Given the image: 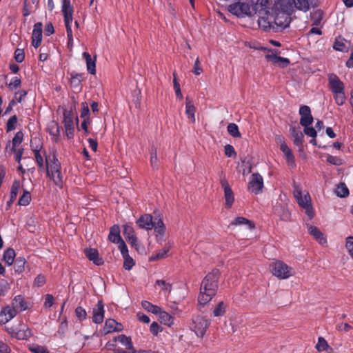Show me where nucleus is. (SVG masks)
Instances as JSON below:
<instances>
[{"label": "nucleus", "mask_w": 353, "mask_h": 353, "mask_svg": "<svg viewBox=\"0 0 353 353\" xmlns=\"http://www.w3.org/2000/svg\"><path fill=\"white\" fill-rule=\"evenodd\" d=\"M263 188V179L259 173L252 174L248 185V190L254 194L262 192Z\"/></svg>", "instance_id": "nucleus-11"}, {"label": "nucleus", "mask_w": 353, "mask_h": 353, "mask_svg": "<svg viewBox=\"0 0 353 353\" xmlns=\"http://www.w3.org/2000/svg\"><path fill=\"white\" fill-rule=\"evenodd\" d=\"M123 330V325L117 322L114 319H108L105 321L103 330L105 334L113 332H120Z\"/></svg>", "instance_id": "nucleus-22"}, {"label": "nucleus", "mask_w": 353, "mask_h": 353, "mask_svg": "<svg viewBox=\"0 0 353 353\" xmlns=\"http://www.w3.org/2000/svg\"><path fill=\"white\" fill-rule=\"evenodd\" d=\"M232 225H244L246 224L248 225V228L250 229L254 228V224L252 221L247 219L246 218L239 216L236 217L232 222Z\"/></svg>", "instance_id": "nucleus-45"}, {"label": "nucleus", "mask_w": 353, "mask_h": 353, "mask_svg": "<svg viewBox=\"0 0 353 353\" xmlns=\"http://www.w3.org/2000/svg\"><path fill=\"white\" fill-rule=\"evenodd\" d=\"M220 183L224 190V196L225 199V205L227 208H230L234 203V197L233 192L229 185L225 174L221 173L220 175Z\"/></svg>", "instance_id": "nucleus-13"}, {"label": "nucleus", "mask_w": 353, "mask_h": 353, "mask_svg": "<svg viewBox=\"0 0 353 353\" xmlns=\"http://www.w3.org/2000/svg\"><path fill=\"white\" fill-rule=\"evenodd\" d=\"M81 117L83 119L89 118L90 110H89L88 104L86 102H83V103H81Z\"/></svg>", "instance_id": "nucleus-60"}, {"label": "nucleus", "mask_w": 353, "mask_h": 353, "mask_svg": "<svg viewBox=\"0 0 353 353\" xmlns=\"http://www.w3.org/2000/svg\"><path fill=\"white\" fill-rule=\"evenodd\" d=\"M137 224L139 228L146 230L154 228L157 241L164 240L165 226L160 215L156 216L153 219L151 214H144L137 219Z\"/></svg>", "instance_id": "nucleus-3"}, {"label": "nucleus", "mask_w": 353, "mask_h": 353, "mask_svg": "<svg viewBox=\"0 0 353 353\" xmlns=\"http://www.w3.org/2000/svg\"><path fill=\"white\" fill-rule=\"evenodd\" d=\"M275 30H283L289 26L293 13V3L291 0H276L271 8Z\"/></svg>", "instance_id": "nucleus-1"}, {"label": "nucleus", "mask_w": 353, "mask_h": 353, "mask_svg": "<svg viewBox=\"0 0 353 353\" xmlns=\"http://www.w3.org/2000/svg\"><path fill=\"white\" fill-rule=\"evenodd\" d=\"M210 323L203 316H198L192 319L191 330L198 337L202 338L206 332Z\"/></svg>", "instance_id": "nucleus-9"}, {"label": "nucleus", "mask_w": 353, "mask_h": 353, "mask_svg": "<svg viewBox=\"0 0 353 353\" xmlns=\"http://www.w3.org/2000/svg\"><path fill=\"white\" fill-rule=\"evenodd\" d=\"M47 131L52 137L53 141L57 142L60 134V128L55 121H50L47 124Z\"/></svg>", "instance_id": "nucleus-23"}, {"label": "nucleus", "mask_w": 353, "mask_h": 353, "mask_svg": "<svg viewBox=\"0 0 353 353\" xmlns=\"http://www.w3.org/2000/svg\"><path fill=\"white\" fill-rule=\"evenodd\" d=\"M14 309L9 305L2 307L0 311V325H4L17 316Z\"/></svg>", "instance_id": "nucleus-17"}, {"label": "nucleus", "mask_w": 353, "mask_h": 353, "mask_svg": "<svg viewBox=\"0 0 353 353\" xmlns=\"http://www.w3.org/2000/svg\"><path fill=\"white\" fill-rule=\"evenodd\" d=\"M227 130L230 135L234 138L241 137V134L239 132V127L236 123H230L227 127Z\"/></svg>", "instance_id": "nucleus-46"}, {"label": "nucleus", "mask_w": 353, "mask_h": 353, "mask_svg": "<svg viewBox=\"0 0 353 353\" xmlns=\"http://www.w3.org/2000/svg\"><path fill=\"white\" fill-rule=\"evenodd\" d=\"M42 32L43 25L41 23L38 22L34 25L32 34V45L35 48L40 46L42 41Z\"/></svg>", "instance_id": "nucleus-16"}, {"label": "nucleus", "mask_w": 353, "mask_h": 353, "mask_svg": "<svg viewBox=\"0 0 353 353\" xmlns=\"http://www.w3.org/2000/svg\"><path fill=\"white\" fill-rule=\"evenodd\" d=\"M327 161L330 163V164L334 165H341L343 164V159L340 157L328 155L327 157Z\"/></svg>", "instance_id": "nucleus-59"}, {"label": "nucleus", "mask_w": 353, "mask_h": 353, "mask_svg": "<svg viewBox=\"0 0 353 353\" xmlns=\"http://www.w3.org/2000/svg\"><path fill=\"white\" fill-rule=\"evenodd\" d=\"M311 19L313 21L312 24L318 26L323 19V12L321 10H316L311 13Z\"/></svg>", "instance_id": "nucleus-52"}, {"label": "nucleus", "mask_w": 353, "mask_h": 353, "mask_svg": "<svg viewBox=\"0 0 353 353\" xmlns=\"http://www.w3.org/2000/svg\"><path fill=\"white\" fill-rule=\"evenodd\" d=\"M61 10L63 16L73 15V8L71 6L70 0H62Z\"/></svg>", "instance_id": "nucleus-44"}, {"label": "nucleus", "mask_w": 353, "mask_h": 353, "mask_svg": "<svg viewBox=\"0 0 353 353\" xmlns=\"http://www.w3.org/2000/svg\"><path fill=\"white\" fill-rule=\"evenodd\" d=\"M265 58L268 61H270L273 64L282 68H287L290 63L288 58L281 57L273 53L266 54Z\"/></svg>", "instance_id": "nucleus-20"}, {"label": "nucleus", "mask_w": 353, "mask_h": 353, "mask_svg": "<svg viewBox=\"0 0 353 353\" xmlns=\"http://www.w3.org/2000/svg\"><path fill=\"white\" fill-rule=\"evenodd\" d=\"M104 305L102 301H99L92 310V321L96 324L101 323L104 319Z\"/></svg>", "instance_id": "nucleus-19"}, {"label": "nucleus", "mask_w": 353, "mask_h": 353, "mask_svg": "<svg viewBox=\"0 0 353 353\" xmlns=\"http://www.w3.org/2000/svg\"><path fill=\"white\" fill-rule=\"evenodd\" d=\"M293 195L299 205L305 210V214L310 219H313L314 212L312 204L311 197L308 192H302L299 185L294 184Z\"/></svg>", "instance_id": "nucleus-6"}, {"label": "nucleus", "mask_w": 353, "mask_h": 353, "mask_svg": "<svg viewBox=\"0 0 353 353\" xmlns=\"http://www.w3.org/2000/svg\"><path fill=\"white\" fill-rule=\"evenodd\" d=\"M157 315H159L161 323L168 326H171L173 325L174 319L172 316L167 312L163 310L161 308L160 310V312L157 313Z\"/></svg>", "instance_id": "nucleus-33"}, {"label": "nucleus", "mask_w": 353, "mask_h": 353, "mask_svg": "<svg viewBox=\"0 0 353 353\" xmlns=\"http://www.w3.org/2000/svg\"><path fill=\"white\" fill-rule=\"evenodd\" d=\"M291 2L293 3V8H296L303 12H307L310 9L308 0H291ZM294 10V9H293V11Z\"/></svg>", "instance_id": "nucleus-39"}, {"label": "nucleus", "mask_w": 353, "mask_h": 353, "mask_svg": "<svg viewBox=\"0 0 353 353\" xmlns=\"http://www.w3.org/2000/svg\"><path fill=\"white\" fill-rule=\"evenodd\" d=\"M64 121H65V133L68 139H72L74 137V127H73V121L72 119L70 117H67L65 116V114H64Z\"/></svg>", "instance_id": "nucleus-36"}, {"label": "nucleus", "mask_w": 353, "mask_h": 353, "mask_svg": "<svg viewBox=\"0 0 353 353\" xmlns=\"http://www.w3.org/2000/svg\"><path fill=\"white\" fill-rule=\"evenodd\" d=\"M123 235L128 243H130L132 246L136 245L137 238L135 235L134 230L131 225L128 224L123 225Z\"/></svg>", "instance_id": "nucleus-26"}, {"label": "nucleus", "mask_w": 353, "mask_h": 353, "mask_svg": "<svg viewBox=\"0 0 353 353\" xmlns=\"http://www.w3.org/2000/svg\"><path fill=\"white\" fill-rule=\"evenodd\" d=\"M141 305L143 308H144L145 310L150 312L154 314H157L158 312H160L161 307L152 304L149 301H143L141 302Z\"/></svg>", "instance_id": "nucleus-43"}, {"label": "nucleus", "mask_w": 353, "mask_h": 353, "mask_svg": "<svg viewBox=\"0 0 353 353\" xmlns=\"http://www.w3.org/2000/svg\"><path fill=\"white\" fill-rule=\"evenodd\" d=\"M274 213L280 217L281 221H288L291 218L290 211L283 205L276 206L274 208Z\"/></svg>", "instance_id": "nucleus-29"}, {"label": "nucleus", "mask_w": 353, "mask_h": 353, "mask_svg": "<svg viewBox=\"0 0 353 353\" xmlns=\"http://www.w3.org/2000/svg\"><path fill=\"white\" fill-rule=\"evenodd\" d=\"M299 114L301 115L300 124L302 126L310 125L312 123L313 117L311 114V110L309 106H301L299 109Z\"/></svg>", "instance_id": "nucleus-15"}, {"label": "nucleus", "mask_w": 353, "mask_h": 353, "mask_svg": "<svg viewBox=\"0 0 353 353\" xmlns=\"http://www.w3.org/2000/svg\"><path fill=\"white\" fill-rule=\"evenodd\" d=\"M195 112L196 108L189 98L187 97L185 100V114L192 123L195 122Z\"/></svg>", "instance_id": "nucleus-31"}, {"label": "nucleus", "mask_w": 353, "mask_h": 353, "mask_svg": "<svg viewBox=\"0 0 353 353\" xmlns=\"http://www.w3.org/2000/svg\"><path fill=\"white\" fill-rule=\"evenodd\" d=\"M15 255V251L12 248H8L4 252L3 261L10 266L13 263Z\"/></svg>", "instance_id": "nucleus-41"}, {"label": "nucleus", "mask_w": 353, "mask_h": 353, "mask_svg": "<svg viewBox=\"0 0 353 353\" xmlns=\"http://www.w3.org/2000/svg\"><path fill=\"white\" fill-rule=\"evenodd\" d=\"M86 257L95 265H101L103 263V259L99 257L98 250L94 248L86 249L84 251Z\"/></svg>", "instance_id": "nucleus-25"}, {"label": "nucleus", "mask_w": 353, "mask_h": 353, "mask_svg": "<svg viewBox=\"0 0 353 353\" xmlns=\"http://www.w3.org/2000/svg\"><path fill=\"white\" fill-rule=\"evenodd\" d=\"M328 83L337 105H342L345 102V86L335 74L328 75Z\"/></svg>", "instance_id": "nucleus-7"}, {"label": "nucleus", "mask_w": 353, "mask_h": 353, "mask_svg": "<svg viewBox=\"0 0 353 353\" xmlns=\"http://www.w3.org/2000/svg\"><path fill=\"white\" fill-rule=\"evenodd\" d=\"M333 48L336 50L341 51V52L344 51L346 49V47H345L343 40L341 39H336V41L334 43Z\"/></svg>", "instance_id": "nucleus-62"}, {"label": "nucleus", "mask_w": 353, "mask_h": 353, "mask_svg": "<svg viewBox=\"0 0 353 353\" xmlns=\"http://www.w3.org/2000/svg\"><path fill=\"white\" fill-rule=\"evenodd\" d=\"M20 182L19 181H14L12 185L11 190H10V197L11 198V200H15L19 189H20Z\"/></svg>", "instance_id": "nucleus-50"}, {"label": "nucleus", "mask_w": 353, "mask_h": 353, "mask_svg": "<svg viewBox=\"0 0 353 353\" xmlns=\"http://www.w3.org/2000/svg\"><path fill=\"white\" fill-rule=\"evenodd\" d=\"M269 268L272 275L280 280L287 279L294 274L292 267L279 260L271 263Z\"/></svg>", "instance_id": "nucleus-8"}, {"label": "nucleus", "mask_w": 353, "mask_h": 353, "mask_svg": "<svg viewBox=\"0 0 353 353\" xmlns=\"http://www.w3.org/2000/svg\"><path fill=\"white\" fill-rule=\"evenodd\" d=\"M82 80V74L72 72L70 74V84L73 87H79L81 85V82Z\"/></svg>", "instance_id": "nucleus-48"}, {"label": "nucleus", "mask_w": 353, "mask_h": 353, "mask_svg": "<svg viewBox=\"0 0 353 353\" xmlns=\"http://www.w3.org/2000/svg\"><path fill=\"white\" fill-rule=\"evenodd\" d=\"M29 350L32 353H50L46 347L38 344L30 345Z\"/></svg>", "instance_id": "nucleus-51"}, {"label": "nucleus", "mask_w": 353, "mask_h": 353, "mask_svg": "<svg viewBox=\"0 0 353 353\" xmlns=\"http://www.w3.org/2000/svg\"><path fill=\"white\" fill-rule=\"evenodd\" d=\"M335 193L338 196L344 198L349 195V190L344 183H340L335 190Z\"/></svg>", "instance_id": "nucleus-42"}, {"label": "nucleus", "mask_w": 353, "mask_h": 353, "mask_svg": "<svg viewBox=\"0 0 353 353\" xmlns=\"http://www.w3.org/2000/svg\"><path fill=\"white\" fill-rule=\"evenodd\" d=\"M9 290L8 282L4 279H0V296H5Z\"/></svg>", "instance_id": "nucleus-54"}, {"label": "nucleus", "mask_w": 353, "mask_h": 353, "mask_svg": "<svg viewBox=\"0 0 353 353\" xmlns=\"http://www.w3.org/2000/svg\"><path fill=\"white\" fill-rule=\"evenodd\" d=\"M21 80L18 77H14L12 78L11 81L8 84V87L10 90H16L21 87Z\"/></svg>", "instance_id": "nucleus-55"}, {"label": "nucleus", "mask_w": 353, "mask_h": 353, "mask_svg": "<svg viewBox=\"0 0 353 353\" xmlns=\"http://www.w3.org/2000/svg\"><path fill=\"white\" fill-rule=\"evenodd\" d=\"M82 56L85 60L86 68H87L88 72L89 73H90L91 74H96V61H97L96 57H94L92 58L90 56V54L87 52H84L82 54Z\"/></svg>", "instance_id": "nucleus-27"}, {"label": "nucleus", "mask_w": 353, "mask_h": 353, "mask_svg": "<svg viewBox=\"0 0 353 353\" xmlns=\"http://www.w3.org/2000/svg\"><path fill=\"white\" fill-rule=\"evenodd\" d=\"M31 199L30 194L28 191L24 190L23 195L19 198V204L20 205H27L30 203Z\"/></svg>", "instance_id": "nucleus-53"}, {"label": "nucleus", "mask_w": 353, "mask_h": 353, "mask_svg": "<svg viewBox=\"0 0 353 353\" xmlns=\"http://www.w3.org/2000/svg\"><path fill=\"white\" fill-rule=\"evenodd\" d=\"M14 59L18 63H21L24 61L25 53L23 49L17 48L14 51Z\"/></svg>", "instance_id": "nucleus-57"}, {"label": "nucleus", "mask_w": 353, "mask_h": 353, "mask_svg": "<svg viewBox=\"0 0 353 353\" xmlns=\"http://www.w3.org/2000/svg\"><path fill=\"white\" fill-rule=\"evenodd\" d=\"M280 150L284 154L288 165L294 168L296 166L295 158L291 149L287 145V144H283V145H281Z\"/></svg>", "instance_id": "nucleus-28"}, {"label": "nucleus", "mask_w": 353, "mask_h": 353, "mask_svg": "<svg viewBox=\"0 0 353 353\" xmlns=\"http://www.w3.org/2000/svg\"><path fill=\"white\" fill-rule=\"evenodd\" d=\"M8 331L12 337L19 340H27L32 336V330L26 325H20L19 327H11Z\"/></svg>", "instance_id": "nucleus-10"}, {"label": "nucleus", "mask_w": 353, "mask_h": 353, "mask_svg": "<svg viewBox=\"0 0 353 353\" xmlns=\"http://www.w3.org/2000/svg\"><path fill=\"white\" fill-rule=\"evenodd\" d=\"M47 176L51 179L54 184L59 188H62L63 184V176L61 172V165L56 154L46 156V167Z\"/></svg>", "instance_id": "nucleus-4"}, {"label": "nucleus", "mask_w": 353, "mask_h": 353, "mask_svg": "<svg viewBox=\"0 0 353 353\" xmlns=\"http://www.w3.org/2000/svg\"><path fill=\"white\" fill-rule=\"evenodd\" d=\"M123 258V268L127 270H130L135 264L134 259L130 256L128 254V249L126 245H123L119 250Z\"/></svg>", "instance_id": "nucleus-21"}, {"label": "nucleus", "mask_w": 353, "mask_h": 353, "mask_svg": "<svg viewBox=\"0 0 353 353\" xmlns=\"http://www.w3.org/2000/svg\"><path fill=\"white\" fill-rule=\"evenodd\" d=\"M35 158L36 163L40 170H43L46 167V156L45 151L33 152Z\"/></svg>", "instance_id": "nucleus-38"}, {"label": "nucleus", "mask_w": 353, "mask_h": 353, "mask_svg": "<svg viewBox=\"0 0 353 353\" xmlns=\"http://www.w3.org/2000/svg\"><path fill=\"white\" fill-rule=\"evenodd\" d=\"M345 248L353 258V236H350L346 238Z\"/></svg>", "instance_id": "nucleus-61"}, {"label": "nucleus", "mask_w": 353, "mask_h": 353, "mask_svg": "<svg viewBox=\"0 0 353 353\" xmlns=\"http://www.w3.org/2000/svg\"><path fill=\"white\" fill-rule=\"evenodd\" d=\"M30 148L33 152L42 151L43 149L42 140L37 137H32L30 140Z\"/></svg>", "instance_id": "nucleus-40"}, {"label": "nucleus", "mask_w": 353, "mask_h": 353, "mask_svg": "<svg viewBox=\"0 0 353 353\" xmlns=\"http://www.w3.org/2000/svg\"><path fill=\"white\" fill-rule=\"evenodd\" d=\"M315 347L319 352L326 351L330 353V352H331V350H332L330 347L327 341L322 336H319L318 338V342H317Z\"/></svg>", "instance_id": "nucleus-37"}, {"label": "nucleus", "mask_w": 353, "mask_h": 353, "mask_svg": "<svg viewBox=\"0 0 353 353\" xmlns=\"http://www.w3.org/2000/svg\"><path fill=\"white\" fill-rule=\"evenodd\" d=\"M290 132L292 137L294 138V143L297 146H301L303 141V133L295 128H291Z\"/></svg>", "instance_id": "nucleus-34"}, {"label": "nucleus", "mask_w": 353, "mask_h": 353, "mask_svg": "<svg viewBox=\"0 0 353 353\" xmlns=\"http://www.w3.org/2000/svg\"><path fill=\"white\" fill-rule=\"evenodd\" d=\"M120 228L118 225H114L110 228V233L108 235V239L111 242L114 243L118 244L119 250H121V248L123 245H125V243L122 239L120 235Z\"/></svg>", "instance_id": "nucleus-14"}, {"label": "nucleus", "mask_w": 353, "mask_h": 353, "mask_svg": "<svg viewBox=\"0 0 353 353\" xmlns=\"http://www.w3.org/2000/svg\"><path fill=\"white\" fill-rule=\"evenodd\" d=\"M228 10L231 14L239 18L252 17L256 14L251 0L232 3L228 6Z\"/></svg>", "instance_id": "nucleus-5"}, {"label": "nucleus", "mask_w": 353, "mask_h": 353, "mask_svg": "<svg viewBox=\"0 0 353 353\" xmlns=\"http://www.w3.org/2000/svg\"><path fill=\"white\" fill-rule=\"evenodd\" d=\"M9 305L14 309L17 314L26 310L29 307L28 303L26 301L25 298L21 295L15 296Z\"/></svg>", "instance_id": "nucleus-18"}, {"label": "nucleus", "mask_w": 353, "mask_h": 353, "mask_svg": "<svg viewBox=\"0 0 353 353\" xmlns=\"http://www.w3.org/2000/svg\"><path fill=\"white\" fill-rule=\"evenodd\" d=\"M17 122V118L15 115L12 116L8 121L6 124V130L8 132L12 131L15 129Z\"/></svg>", "instance_id": "nucleus-56"}, {"label": "nucleus", "mask_w": 353, "mask_h": 353, "mask_svg": "<svg viewBox=\"0 0 353 353\" xmlns=\"http://www.w3.org/2000/svg\"><path fill=\"white\" fill-rule=\"evenodd\" d=\"M224 150L225 154L228 157H235L236 154L234 147L230 144H227L226 145H225Z\"/></svg>", "instance_id": "nucleus-63"}, {"label": "nucleus", "mask_w": 353, "mask_h": 353, "mask_svg": "<svg viewBox=\"0 0 353 353\" xmlns=\"http://www.w3.org/2000/svg\"><path fill=\"white\" fill-rule=\"evenodd\" d=\"M309 233L314 236L316 241L321 245H325L327 239L321 230L316 226L309 225L307 227Z\"/></svg>", "instance_id": "nucleus-24"}, {"label": "nucleus", "mask_w": 353, "mask_h": 353, "mask_svg": "<svg viewBox=\"0 0 353 353\" xmlns=\"http://www.w3.org/2000/svg\"><path fill=\"white\" fill-rule=\"evenodd\" d=\"M226 304L223 301H220L213 310L214 316H221L225 313Z\"/></svg>", "instance_id": "nucleus-47"}, {"label": "nucleus", "mask_w": 353, "mask_h": 353, "mask_svg": "<svg viewBox=\"0 0 353 353\" xmlns=\"http://www.w3.org/2000/svg\"><path fill=\"white\" fill-rule=\"evenodd\" d=\"M156 285L161 288V290L163 291H167L168 292H171L172 285L171 284L167 283L164 280H157L156 281Z\"/></svg>", "instance_id": "nucleus-58"}, {"label": "nucleus", "mask_w": 353, "mask_h": 353, "mask_svg": "<svg viewBox=\"0 0 353 353\" xmlns=\"http://www.w3.org/2000/svg\"><path fill=\"white\" fill-rule=\"evenodd\" d=\"M251 2L253 3L255 14L259 12L270 10V9H268V0H251Z\"/></svg>", "instance_id": "nucleus-32"}, {"label": "nucleus", "mask_w": 353, "mask_h": 353, "mask_svg": "<svg viewBox=\"0 0 353 353\" xmlns=\"http://www.w3.org/2000/svg\"><path fill=\"white\" fill-rule=\"evenodd\" d=\"M259 17L258 19L259 26L265 31H268L270 29H275L274 20L271 19L272 11L268 10L264 12H258Z\"/></svg>", "instance_id": "nucleus-12"}, {"label": "nucleus", "mask_w": 353, "mask_h": 353, "mask_svg": "<svg viewBox=\"0 0 353 353\" xmlns=\"http://www.w3.org/2000/svg\"><path fill=\"white\" fill-rule=\"evenodd\" d=\"M171 248H172L171 244H170V243L166 244L163 249L159 250L156 254H152L150 257V261H158V260L165 259L168 256V253L170 251V250L171 249Z\"/></svg>", "instance_id": "nucleus-30"}, {"label": "nucleus", "mask_w": 353, "mask_h": 353, "mask_svg": "<svg viewBox=\"0 0 353 353\" xmlns=\"http://www.w3.org/2000/svg\"><path fill=\"white\" fill-rule=\"evenodd\" d=\"M76 316L80 319H85L87 313L86 311L81 306H79L75 310Z\"/></svg>", "instance_id": "nucleus-64"}, {"label": "nucleus", "mask_w": 353, "mask_h": 353, "mask_svg": "<svg viewBox=\"0 0 353 353\" xmlns=\"http://www.w3.org/2000/svg\"><path fill=\"white\" fill-rule=\"evenodd\" d=\"M219 275V270L214 269L204 277L201 283L200 293L198 296L199 305L207 304L216 295Z\"/></svg>", "instance_id": "nucleus-2"}, {"label": "nucleus", "mask_w": 353, "mask_h": 353, "mask_svg": "<svg viewBox=\"0 0 353 353\" xmlns=\"http://www.w3.org/2000/svg\"><path fill=\"white\" fill-rule=\"evenodd\" d=\"M23 139V133L21 131L17 132L12 140V150H14L19 145Z\"/></svg>", "instance_id": "nucleus-49"}, {"label": "nucleus", "mask_w": 353, "mask_h": 353, "mask_svg": "<svg viewBox=\"0 0 353 353\" xmlns=\"http://www.w3.org/2000/svg\"><path fill=\"white\" fill-rule=\"evenodd\" d=\"M114 342H117V341L120 342L122 345H123L126 347V349H128L130 351H132L134 350V348L133 347V345H132L131 339L128 336H126L125 335L122 334V335H119L117 337H114Z\"/></svg>", "instance_id": "nucleus-35"}]
</instances>
